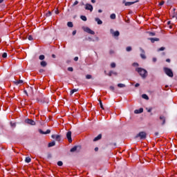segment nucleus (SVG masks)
Wrapping results in <instances>:
<instances>
[{
  "label": "nucleus",
  "instance_id": "obj_1",
  "mask_svg": "<svg viewBox=\"0 0 177 177\" xmlns=\"http://www.w3.org/2000/svg\"><path fill=\"white\" fill-rule=\"evenodd\" d=\"M136 71L138 73V74L142 77V78L145 79L147 77V71L142 68H136Z\"/></svg>",
  "mask_w": 177,
  "mask_h": 177
},
{
  "label": "nucleus",
  "instance_id": "obj_2",
  "mask_svg": "<svg viewBox=\"0 0 177 177\" xmlns=\"http://www.w3.org/2000/svg\"><path fill=\"white\" fill-rule=\"evenodd\" d=\"M147 138V133L145 131H140L135 136V139L139 138L140 140H145Z\"/></svg>",
  "mask_w": 177,
  "mask_h": 177
},
{
  "label": "nucleus",
  "instance_id": "obj_3",
  "mask_svg": "<svg viewBox=\"0 0 177 177\" xmlns=\"http://www.w3.org/2000/svg\"><path fill=\"white\" fill-rule=\"evenodd\" d=\"M37 102H38V103H43V104L48 103V100H46L45 97H44L42 93H39V96L37 97Z\"/></svg>",
  "mask_w": 177,
  "mask_h": 177
},
{
  "label": "nucleus",
  "instance_id": "obj_4",
  "mask_svg": "<svg viewBox=\"0 0 177 177\" xmlns=\"http://www.w3.org/2000/svg\"><path fill=\"white\" fill-rule=\"evenodd\" d=\"M163 71H165L166 75L170 77V78H172V77H174V72H172V69L165 67L163 68Z\"/></svg>",
  "mask_w": 177,
  "mask_h": 177
},
{
  "label": "nucleus",
  "instance_id": "obj_5",
  "mask_svg": "<svg viewBox=\"0 0 177 177\" xmlns=\"http://www.w3.org/2000/svg\"><path fill=\"white\" fill-rule=\"evenodd\" d=\"M84 31H85V32H87L88 34H91V35H95V31L92 30L88 27L84 28Z\"/></svg>",
  "mask_w": 177,
  "mask_h": 177
},
{
  "label": "nucleus",
  "instance_id": "obj_6",
  "mask_svg": "<svg viewBox=\"0 0 177 177\" xmlns=\"http://www.w3.org/2000/svg\"><path fill=\"white\" fill-rule=\"evenodd\" d=\"M26 124H28V125H35V121H34L32 119H26L25 120Z\"/></svg>",
  "mask_w": 177,
  "mask_h": 177
},
{
  "label": "nucleus",
  "instance_id": "obj_7",
  "mask_svg": "<svg viewBox=\"0 0 177 177\" xmlns=\"http://www.w3.org/2000/svg\"><path fill=\"white\" fill-rule=\"evenodd\" d=\"M39 133H41V135H48L49 133H50V129H47L46 131H42V129H39Z\"/></svg>",
  "mask_w": 177,
  "mask_h": 177
},
{
  "label": "nucleus",
  "instance_id": "obj_8",
  "mask_svg": "<svg viewBox=\"0 0 177 177\" xmlns=\"http://www.w3.org/2000/svg\"><path fill=\"white\" fill-rule=\"evenodd\" d=\"M138 2H139V1H131V2H125V1H123V3H124L125 6H131V5H133L134 3H136Z\"/></svg>",
  "mask_w": 177,
  "mask_h": 177
},
{
  "label": "nucleus",
  "instance_id": "obj_9",
  "mask_svg": "<svg viewBox=\"0 0 177 177\" xmlns=\"http://www.w3.org/2000/svg\"><path fill=\"white\" fill-rule=\"evenodd\" d=\"M66 138H67L69 143H71V142H73V139L71 138V131H68L66 133Z\"/></svg>",
  "mask_w": 177,
  "mask_h": 177
},
{
  "label": "nucleus",
  "instance_id": "obj_10",
  "mask_svg": "<svg viewBox=\"0 0 177 177\" xmlns=\"http://www.w3.org/2000/svg\"><path fill=\"white\" fill-rule=\"evenodd\" d=\"M85 9L86 10H90V12H92L93 10V6L89 3H86Z\"/></svg>",
  "mask_w": 177,
  "mask_h": 177
},
{
  "label": "nucleus",
  "instance_id": "obj_11",
  "mask_svg": "<svg viewBox=\"0 0 177 177\" xmlns=\"http://www.w3.org/2000/svg\"><path fill=\"white\" fill-rule=\"evenodd\" d=\"M140 50L142 52V53L140 54V57L144 59H146V55H145V50H143L142 48H140Z\"/></svg>",
  "mask_w": 177,
  "mask_h": 177
},
{
  "label": "nucleus",
  "instance_id": "obj_12",
  "mask_svg": "<svg viewBox=\"0 0 177 177\" xmlns=\"http://www.w3.org/2000/svg\"><path fill=\"white\" fill-rule=\"evenodd\" d=\"M159 119L160 120V121H162V125H165L166 118H165V116L160 115Z\"/></svg>",
  "mask_w": 177,
  "mask_h": 177
},
{
  "label": "nucleus",
  "instance_id": "obj_13",
  "mask_svg": "<svg viewBox=\"0 0 177 177\" xmlns=\"http://www.w3.org/2000/svg\"><path fill=\"white\" fill-rule=\"evenodd\" d=\"M143 112V108H140L134 111L135 114H140Z\"/></svg>",
  "mask_w": 177,
  "mask_h": 177
},
{
  "label": "nucleus",
  "instance_id": "obj_14",
  "mask_svg": "<svg viewBox=\"0 0 177 177\" xmlns=\"http://www.w3.org/2000/svg\"><path fill=\"white\" fill-rule=\"evenodd\" d=\"M14 84L15 85H21V84H23V80H15L14 81Z\"/></svg>",
  "mask_w": 177,
  "mask_h": 177
},
{
  "label": "nucleus",
  "instance_id": "obj_15",
  "mask_svg": "<svg viewBox=\"0 0 177 177\" xmlns=\"http://www.w3.org/2000/svg\"><path fill=\"white\" fill-rule=\"evenodd\" d=\"M149 40H151V42L152 44H154V42H156V41H160V39L157 38V37H155V38H153V37H151L149 39Z\"/></svg>",
  "mask_w": 177,
  "mask_h": 177
},
{
  "label": "nucleus",
  "instance_id": "obj_16",
  "mask_svg": "<svg viewBox=\"0 0 177 177\" xmlns=\"http://www.w3.org/2000/svg\"><path fill=\"white\" fill-rule=\"evenodd\" d=\"M40 66L41 67H46V66H48V63L46 62V61H41L40 62Z\"/></svg>",
  "mask_w": 177,
  "mask_h": 177
},
{
  "label": "nucleus",
  "instance_id": "obj_17",
  "mask_svg": "<svg viewBox=\"0 0 177 177\" xmlns=\"http://www.w3.org/2000/svg\"><path fill=\"white\" fill-rule=\"evenodd\" d=\"M102 139V134H99L97 137L93 139V142H97V140H100Z\"/></svg>",
  "mask_w": 177,
  "mask_h": 177
},
{
  "label": "nucleus",
  "instance_id": "obj_18",
  "mask_svg": "<svg viewBox=\"0 0 177 177\" xmlns=\"http://www.w3.org/2000/svg\"><path fill=\"white\" fill-rule=\"evenodd\" d=\"M78 149V146H74L73 148L71 149L70 151L71 153H74L75 151H77V149Z\"/></svg>",
  "mask_w": 177,
  "mask_h": 177
},
{
  "label": "nucleus",
  "instance_id": "obj_19",
  "mask_svg": "<svg viewBox=\"0 0 177 177\" xmlns=\"http://www.w3.org/2000/svg\"><path fill=\"white\" fill-rule=\"evenodd\" d=\"M56 145V142L55 141H52L51 142L48 143V147H53V146Z\"/></svg>",
  "mask_w": 177,
  "mask_h": 177
},
{
  "label": "nucleus",
  "instance_id": "obj_20",
  "mask_svg": "<svg viewBox=\"0 0 177 177\" xmlns=\"http://www.w3.org/2000/svg\"><path fill=\"white\" fill-rule=\"evenodd\" d=\"M55 140H57V142H60V140H62V136L60 135H57L55 137Z\"/></svg>",
  "mask_w": 177,
  "mask_h": 177
},
{
  "label": "nucleus",
  "instance_id": "obj_21",
  "mask_svg": "<svg viewBox=\"0 0 177 177\" xmlns=\"http://www.w3.org/2000/svg\"><path fill=\"white\" fill-rule=\"evenodd\" d=\"M28 91H29V92H30L31 95H34V87L30 86L28 88Z\"/></svg>",
  "mask_w": 177,
  "mask_h": 177
},
{
  "label": "nucleus",
  "instance_id": "obj_22",
  "mask_svg": "<svg viewBox=\"0 0 177 177\" xmlns=\"http://www.w3.org/2000/svg\"><path fill=\"white\" fill-rule=\"evenodd\" d=\"M113 37H120V32L118 30H116L113 33Z\"/></svg>",
  "mask_w": 177,
  "mask_h": 177
},
{
  "label": "nucleus",
  "instance_id": "obj_23",
  "mask_svg": "<svg viewBox=\"0 0 177 177\" xmlns=\"http://www.w3.org/2000/svg\"><path fill=\"white\" fill-rule=\"evenodd\" d=\"M95 21H97V24H103V21L99 18H95Z\"/></svg>",
  "mask_w": 177,
  "mask_h": 177
},
{
  "label": "nucleus",
  "instance_id": "obj_24",
  "mask_svg": "<svg viewBox=\"0 0 177 177\" xmlns=\"http://www.w3.org/2000/svg\"><path fill=\"white\" fill-rule=\"evenodd\" d=\"M113 74H114V75H117V72H113L112 71H111L109 72V73L108 74L109 77H111V75H113Z\"/></svg>",
  "mask_w": 177,
  "mask_h": 177
},
{
  "label": "nucleus",
  "instance_id": "obj_25",
  "mask_svg": "<svg viewBox=\"0 0 177 177\" xmlns=\"http://www.w3.org/2000/svg\"><path fill=\"white\" fill-rule=\"evenodd\" d=\"M25 162H27L28 164V162H31V158L30 157H26L25 159Z\"/></svg>",
  "mask_w": 177,
  "mask_h": 177
},
{
  "label": "nucleus",
  "instance_id": "obj_26",
  "mask_svg": "<svg viewBox=\"0 0 177 177\" xmlns=\"http://www.w3.org/2000/svg\"><path fill=\"white\" fill-rule=\"evenodd\" d=\"M142 99H145V100H149V96L146 94H142Z\"/></svg>",
  "mask_w": 177,
  "mask_h": 177
},
{
  "label": "nucleus",
  "instance_id": "obj_27",
  "mask_svg": "<svg viewBox=\"0 0 177 177\" xmlns=\"http://www.w3.org/2000/svg\"><path fill=\"white\" fill-rule=\"evenodd\" d=\"M99 103H100L101 109L102 110H104V106H103V103L102 102V100H99Z\"/></svg>",
  "mask_w": 177,
  "mask_h": 177
},
{
  "label": "nucleus",
  "instance_id": "obj_28",
  "mask_svg": "<svg viewBox=\"0 0 177 177\" xmlns=\"http://www.w3.org/2000/svg\"><path fill=\"white\" fill-rule=\"evenodd\" d=\"M67 26L68 27H70V28H73L74 26V25L73 24V22L71 21L68 22Z\"/></svg>",
  "mask_w": 177,
  "mask_h": 177
},
{
  "label": "nucleus",
  "instance_id": "obj_29",
  "mask_svg": "<svg viewBox=\"0 0 177 177\" xmlns=\"http://www.w3.org/2000/svg\"><path fill=\"white\" fill-rule=\"evenodd\" d=\"M118 88H125V84H122V83H119L118 84Z\"/></svg>",
  "mask_w": 177,
  "mask_h": 177
},
{
  "label": "nucleus",
  "instance_id": "obj_30",
  "mask_svg": "<svg viewBox=\"0 0 177 177\" xmlns=\"http://www.w3.org/2000/svg\"><path fill=\"white\" fill-rule=\"evenodd\" d=\"M75 92H78V88H74L71 91V95L75 93Z\"/></svg>",
  "mask_w": 177,
  "mask_h": 177
},
{
  "label": "nucleus",
  "instance_id": "obj_31",
  "mask_svg": "<svg viewBox=\"0 0 177 177\" xmlns=\"http://www.w3.org/2000/svg\"><path fill=\"white\" fill-rule=\"evenodd\" d=\"M80 19H81L82 20H83V21H86V20H87V19H86V17H85V15H82V16L80 17Z\"/></svg>",
  "mask_w": 177,
  "mask_h": 177
},
{
  "label": "nucleus",
  "instance_id": "obj_32",
  "mask_svg": "<svg viewBox=\"0 0 177 177\" xmlns=\"http://www.w3.org/2000/svg\"><path fill=\"white\" fill-rule=\"evenodd\" d=\"M10 127L12 128H16V122H10Z\"/></svg>",
  "mask_w": 177,
  "mask_h": 177
},
{
  "label": "nucleus",
  "instance_id": "obj_33",
  "mask_svg": "<svg viewBox=\"0 0 177 177\" xmlns=\"http://www.w3.org/2000/svg\"><path fill=\"white\" fill-rule=\"evenodd\" d=\"M110 18H111L112 20L115 19V14H111V15H110Z\"/></svg>",
  "mask_w": 177,
  "mask_h": 177
},
{
  "label": "nucleus",
  "instance_id": "obj_34",
  "mask_svg": "<svg viewBox=\"0 0 177 177\" xmlns=\"http://www.w3.org/2000/svg\"><path fill=\"white\" fill-rule=\"evenodd\" d=\"M39 60H44L45 59V55H41L39 57Z\"/></svg>",
  "mask_w": 177,
  "mask_h": 177
},
{
  "label": "nucleus",
  "instance_id": "obj_35",
  "mask_svg": "<svg viewBox=\"0 0 177 177\" xmlns=\"http://www.w3.org/2000/svg\"><path fill=\"white\" fill-rule=\"evenodd\" d=\"M2 57H3V59H6V57H8V53H3L2 54Z\"/></svg>",
  "mask_w": 177,
  "mask_h": 177
},
{
  "label": "nucleus",
  "instance_id": "obj_36",
  "mask_svg": "<svg viewBox=\"0 0 177 177\" xmlns=\"http://www.w3.org/2000/svg\"><path fill=\"white\" fill-rule=\"evenodd\" d=\"M126 50L127 52H131V50H132V47L131 46L127 47Z\"/></svg>",
  "mask_w": 177,
  "mask_h": 177
},
{
  "label": "nucleus",
  "instance_id": "obj_37",
  "mask_svg": "<svg viewBox=\"0 0 177 177\" xmlns=\"http://www.w3.org/2000/svg\"><path fill=\"white\" fill-rule=\"evenodd\" d=\"M162 50H165V47H160L158 49V52H161Z\"/></svg>",
  "mask_w": 177,
  "mask_h": 177
},
{
  "label": "nucleus",
  "instance_id": "obj_38",
  "mask_svg": "<svg viewBox=\"0 0 177 177\" xmlns=\"http://www.w3.org/2000/svg\"><path fill=\"white\" fill-rule=\"evenodd\" d=\"M57 165H58V167H62V166L63 165V162H62V161H58V162H57Z\"/></svg>",
  "mask_w": 177,
  "mask_h": 177
},
{
  "label": "nucleus",
  "instance_id": "obj_39",
  "mask_svg": "<svg viewBox=\"0 0 177 177\" xmlns=\"http://www.w3.org/2000/svg\"><path fill=\"white\" fill-rule=\"evenodd\" d=\"M46 17H49V16H52V12L50 11H48V13L46 14Z\"/></svg>",
  "mask_w": 177,
  "mask_h": 177
},
{
  "label": "nucleus",
  "instance_id": "obj_40",
  "mask_svg": "<svg viewBox=\"0 0 177 177\" xmlns=\"http://www.w3.org/2000/svg\"><path fill=\"white\" fill-rule=\"evenodd\" d=\"M86 80H91V78H92V75H86Z\"/></svg>",
  "mask_w": 177,
  "mask_h": 177
},
{
  "label": "nucleus",
  "instance_id": "obj_41",
  "mask_svg": "<svg viewBox=\"0 0 177 177\" xmlns=\"http://www.w3.org/2000/svg\"><path fill=\"white\" fill-rule=\"evenodd\" d=\"M47 158H48V160H50V158H52V154L48 153L47 154Z\"/></svg>",
  "mask_w": 177,
  "mask_h": 177
},
{
  "label": "nucleus",
  "instance_id": "obj_42",
  "mask_svg": "<svg viewBox=\"0 0 177 177\" xmlns=\"http://www.w3.org/2000/svg\"><path fill=\"white\" fill-rule=\"evenodd\" d=\"M111 67L112 68H115V63H114V62L111 63Z\"/></svg>",
  "mask_w": 177,
  "mask_h": 177
},
{
  "label": "nucleus",
  "instance_id": "obj_43",
  "mask_svg": "<svg viewBox=\"0 0 177 177\" xmlns=\"http://www.w3.org/2000/svg\"><path fill=\"white\" fill-rule=\"evenodd\" d=\"M146 110H147L148 113H151V111L153 110V108H146Z\"/></svg>",
  "mask_w": 177,
  "mask_h": 177
},
{
  "label": "nucleus",
  "instance_id": "obj_44",
  "mask_svg": "<svg viewBox=\"0 0 177 177\" xmlns=\"http://www.w3.org/2000/svg\"><path fill=\"white\" fill-rule=\"evenodd\" d=\"M149 35L150 37H154V35H156V32H149Z\"/></svg>",
  "mask_w": 177,
  "mask_h": 177
},
{
  "label": "nucleus",
  "instance_id": "obj_45",
  "mask_svg": "<svg viewBox=\"0 0 177 177\" xmlns=\"http://www.w3.org/2000/svg\"><path fill=\"white\" fill-rule=\"evenodd\" d=\"M77 3H79V2H78L77 0H76V1L73 3V4L72 5V6H76V5H77Z\"/></svg>",
  "mask_w": 177,
  "mask_h": 177
},
{
  "label": "nucleus",
  "instance_id": "obj_46",
  "mask_svg": "<svg viewBox=\"0 0 177 177\" xmlns=\"http://www.w3.org/2000/svg\"><path fill=\"white\" fill-rule=\"evenodd\" d=\"M28 39L29 40V41H32V35H29L28 37Z\"/></svg>",
  "mask_w": 177,
  "mask_h": 177
},
{
  "label": "nucleus",
  "instance_id": "obj_47",
  "mask_svg": "<svg viewBox=\"0 0 177 177\" xmlns=\"http://www.w3.org/2000/svg\"><path fill=\"white\" fill-rule=\"evenodd\" d=\"M68 71H74V68H73V67H68Z\"/></svg>",
  "mask_w": 177,
  "mask_h": 177
},
{
  "label": "nucleus",
  "instance_id": "obj_48",
  "mask_svg": "<svg viewBox=\"0 0 177 177\" xmlns=\"http://www.w3.org/2000/svg\"><path fill=\"white\" fill-rule=\"evenodd\" d=\"M164 3H165V1H162L159 3L160 6H162V5H164Z\"/></svg>",
  "mask_w": 177,
  "mask_h": 177
},
{
  "label": "nucleus",
  "instance_id": "obj_49",
  "mask_svg": "<svg viewBox=\"0 0 177 177\" xmlns=\"http://www.w3.org/2000/svg\"><path fill=\"white\" fill-rule=\"evenodd\" d=\"M44 72H45V70H44V69H39V73H40V74L42 73H44Z\"/></svg>",
  "mask_w": 177,
  "mask_h": 177
},
{
  "label": "nucleus",
  "instance_id": "obj_50",
  "mask_svg": "<svg viewBox=\"0 0 177 177\" xmlns=\"http://www.w3.org/2000/svg\"><path fill=\"white\" fill-rule=\"evenodd\" d=\"M56 135H55V134H53L52 136H51V138H52V139H56Z\"/></svg>",
  "mask_w": 177,
  "mask_h": 177
},
{
  "label": "nucleus",
  "instance_id": "obj_51",
  "mask_svg": "<svg viewBox=\"0 0 177 177\" xmlns=\"http://www.w3.org/2000/svg\"><path fill=\"white\" fill-rule=\"evenodd\" d=\"M77 34V30H73L72 32L73 35H75Z\"/></svg>",
  "mask_w": 177,
  "mask_h": 177
},
{
  "label": "nucleus",
  "instance_id": "obj_52",
  "mask_svg": "<svg viewBox=\"0 0 177 177\" xmlns=\"http://www.w3.org/2000/svg\"><path fill=\"white\" fill-rule=\"evenodd\" d=\"M136 88H138V86H140V84L139 83H136L135 84Z\"/></svg>",
  "mask_w": 177,
  "mask_h": 177
},
{
  "label": "nucleus",
  "instance_id": "obj_53",
  "mask_svg": "<svg viewBox=\"0 0 177 177\" xmlns=\"http://www.w3.org/2000/svg\"><path fill=\"white\" fill-rule=\"evenodd\" d=\"M110 89H111V91H114V86H110Z\"/></svg>",
  "mask_w": 177,
  "mask_h": 177
},
{
  "label": "nucleus",
  "instance_id": "obj_54",
  "mask_svg": "<svg viewBox=\"0 0 177 177\" xmlns=\"http://www.w3.org/2000/svg\"><path fill=\"white\" fill-rule=\"evenodd\" d=\"M133 66H139V64H138V63H133Z\"/></svg>",
  "mask_w": 177,
  "mask_h": 177
},
{
  "label": "nucleus",
  "instance_id": "obj_55",
  "mask_svg": "<svg viewBox=\"0 0 177 177\" xmlns=\"http://www.w3.org/2000/svg\"><path fill=\"white\" fill-rule=\"evenodd\" d=\"M152 60H153V63H156V62H157V58L154 57V58H153Z\"/></svg>",
  "mask_w": 177,
  "mask_h": 177
},
{
  "label": "nucleus",
  "instance_id": "obj_56",
  "mask_svg": "<svg viewBox=\"0 0 177 177\" xmlns=\"http://www.w3.org/2000/svg\"><path fill=\"white\" fill-rule=\"evenodd\" d=\"M74 60H75V62H78V57H75L74 58Z\"/></svg>",
  "mask_w": 177,
  "mask_h": 177
},
{
  "label": "nucleus",
  "instance_id": "obj_57",
  "mask_svg": "<svg viewBox=\"0 0 177 177\" xmlns=\"http://www.w3.org/2000/svg\"><path fill=\"white\" fill-rule=\"evenodd\" d=\"M84 5H85V3H84V1H82V2L80 3V6H84Z\"/></svg>",
  "mask_w": 177,
  "mask_h": 177
},
{
  "label": "nucleus",
  "instance_id": "obj_58",
  "mask_svg": "<svg viewBox=\"0 0 177 177\" xmlns=\"http://www.w3.org/2000/svg\"><path fill=\"white\" fill-rule=\"evenodd\" d=\"M166 62H167V63H171V59H166Z\"/></svg>",
  "mask_w": 177,
  "mask_h": 177
},
{
  "label": "nucleus",
  "instance_id": "obj_59",
  "mask_svg": "<svg viewBox=\"0 0 177 177\" xmlns=\"http://www.w3.org/2000/svg\"><path fill=\"white\" fill-rule=\"evenodd\" d=\"M154 135H155V136H158L159 133L158 132H155Z\"/></svg>",
  "mask_w": 177,
  "mask_h": 177
},
{
  "label": "nucleus",
  "instance_id": "obj_60",
  "mask_svg": "<svg viewBox=\"0 0 177 177\" xmlns=\"http://www.w3.org/2000/svg\"><path fill=\"white\" fill-rule=\"evenodd\" d=\"M52 57H53V59H56V55L55 54H53Z\"/></svg>",
  "mask_w": 177,
  "mask_h": 177
},
{
  "label": "nucleus",
  "instance_id": "obj_61",
  "mask_svg": "<svg viewBox=\"0 0 177 177\" xmlns=\"http://www.w3.org/2000/svg\"><path fill=\"white\" fill-rule=\"evenodd\" d=\"M24 93H26V95H27V96H28V93H27V91H26V90H24Z\"/></svg>",
  "mask_w": 177,
  "mask_h": 177
},
{
  "label": "nucleus",
  "instance_id": "obj_62",
  "mask_svg": "<svg viewBox=\"0 0 177 177\" xmlns=\"http://www.w3.org/2000/svg\"><path fill=\"white\" fill-rule=\"evenodd\" d=\"M98 150H99V148H98V147H95V151H98Z\"/></svg>",
  "mask_w": 177,
  "mask_h": 177
},
{
  "label": "nucleus",
  "instance_id": "obj_63",
  "mask_svg": "<svg viewBox=\"0 0 177 177\" xmlns=\"http://www.w3.org/2000/svg\"><path fill=\"white\" fill-rule=\"evenodd\" d=\"M92 3H95L96 2V0H91Z\"/></svg>",
  "mask_w": 177,
  "mask_h": 177
},
{
  "label": "nucleus",
  "instance_id": "obj_64",
  "mask_svg": "<svg viewBox=\"0 0 177 177\" xmlns=\"http://www.w3.org/2000/svg\"><path fill=\"white\" fill-rule=\"evenodd\" d=\"M102 10H98V13H102Z\"/></svg>",
  "mask_w": 177,
  "mask_h": 177
}]
</instances>
